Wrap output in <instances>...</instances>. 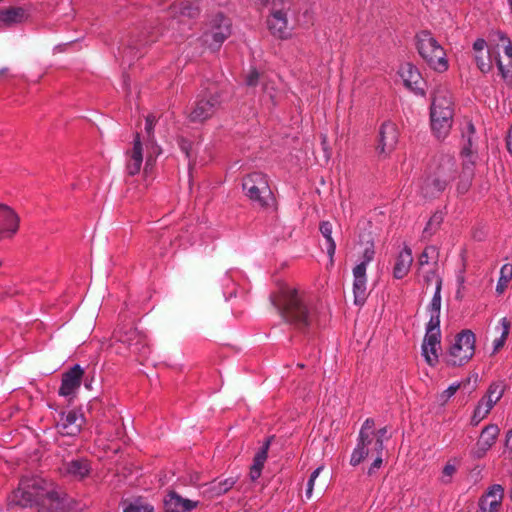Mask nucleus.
<instances>
[{
  "instance_id": "f257e3e1",
  "label": "nucleus",
  "mask_w": 512,
  "mask_h": 512,
  "mask_svg": "<svg viewBox=\"0 0 512 512\" xmlns=\"http://www.w3.org/2000/svg\"><path fill=\"white\" fill-rule=\"evenodd\" d=\"M38 506V512H68L70 504L66 494L56 485L39 476H25L8 497L9 506Z\"/></svg>"
},
{
  "instance_id": "f03ea898",
  "label": "nucleus",
  "mask_w": 512,
  "mask_h": 512,
  "mask_svg": "<svg viewBox=\"0 0 512 512\" xmlns=\"http://www.w3.org/2000/svg\"><path fill=\"white\" fill-rule=\"evenodd\" d=\"M269 298L287 322L294 323L299 327H306L310 324V310L298 290H274Z\"/></svg>"
},
{
  "instance_id": "7ed1b4c3",
  "label": "nucleus",
  "mask_w": 512,
  "mask_h": 512,
  "mask_svg": "<svg viewBox=\"0 0 512 512\" xmlns=\"http://www.w3.org/2000/svg\"><path fill=\"white\" fill-rule=\"evenodd\" d=\"M161 152V148L155 141L148 140L143 144L140 135L137 133L132 148L126 152V173L134 176L141 171L143 166V174L145 177H149Z\"/></svg>"
},
{
  "instance_id": "20e7f679",
  "label": "nucleus",
  "mask_w": 512,
  "mask_h": 512,
  "mask_svg": "<svg viewBox=\"0 0 512 512\" xmlns=\"http://www.w3.org/2000/svg\"><path fill=\"white\" fill-rule=\"evenodd\" d=\"M454 116L452 96L449 91L438 90L431 104L430 121L433 134L438 139H444L448 136Z\"/></svg>"
},
{
  "instance_id": "39448f33",
  "label": "nucleus",
  "mask_w": 512,
  "mask_h": 512,
  "mask_svg": "<svg viewBox=\"0 0 512 512\" xmlns=\"http://www.w3.org/2000/svg\"><path fill=\"white\" fill-rule=\"evenodd\" d=\"M387 433V427L375 430L374 420L367 418L359 431L357 445L351 454L350 464L357 466L369 456L370 449H367L368 444H373L371 451H383L384 440L388 439Z\"/></svg>"
},
{
  "instance_id": "423d86ee",
  "label": "nucleus",
  "mask_w": 512,
  "mask_h": 512,
  "mask_svg": "<svg viewBox=\"0 0 512 512\" xmlns=\"http://www.w3.org/2000/svg\"><path fill=\"white\" fill-rule=\"evenodd\" d=\"M271 34L279 39H289L297 26L296 9L290 0H275L267 20Z\"/></svg>"
},
{
  "instance_id": "0eeeda50",
  "label": "nucleus",
  "mask_w": 512,
  "mask_h": 512,
  "mask_svg": "<svg viewBox=\"0 0 512 512\" xmlns=\"http://www.w3.org/2000/svg\"><path fill=\"white\" fill-rule=\"evenodd\" d=\"M456 161L451 156H444L439 161L433 175L427 177L422 186L421 193L426 198H431L447 187V185L455 178Z\"/></svg>"
},
{
  "instance_id": "6e6552de",
  "label": "nucleus",
  "mask_w": 512,
  "mask_h": 512,
  "mask_svg": "<svg viewBox=\"0 0 512 512\" xmlns=\"http://www.w3.org/2000/svg\"><path fill=\"white\" fill-rule=\"evenodd\" d=\"M417 48L421 57L433 70L445 72L448 69L446 52L431 33L422 31L417 35Z\"/></svg>"
},
{
  "instance_id": "1a4fd4ad",
  "label": "nucleus",
  "mask_w": 512,
  "mask_h": 512,
  "mask_svg": "<svg viewBox=\"0 0 512 512\" xmlns=\"http://www.w3.org/2000/svg\"><path fill=\"white\" fill-rule=\"evenodd\" d=\"M231 21L222 13L209 18L202 35V41L210 50H218L231 35Z\"/></svg>"
},
{
  "instance_id": "9d476101",
  "label": "nucleus",
  "mask_w": 512,
  "mask_h": 512,
  "mask_svg": "<svg viewBox=\"0 0 512 512\" xmlns=\"http://www.w3.org/2000/svg\"><path fill=\"white\" fill-rule=\"evenodd\" d=\"M243 190L246 196L260 207H267L273 203L272 191L267 177L262 173H252L243 179Z\"/></svg>"
},
{
  "instance_id": "9b49d317",
  "label": "nucleus",
  "mask_w": 512,
  "mask_h": 512,
  "mask_svg": "<svg viewBox=\"0 0 512 512\" xmlns=\"http://www.w3.org/2000/svg\"><path fill=\"white\" fill-rule=\"evenodd\" d=\"M475 353V335L470 330L459 333L450 347L446 360L449 365L461 366L468 362Z\"/></svg>"
},
{
  "instance_id": "f8f14e48",
  "label": "nucleus",
  "mask_w": 512,
  "mask_h": 512,
  "mask_svg": "<svg viewBox=\"0 0 512 512\" xmlns=\"http://www.w3.org/2000/svg\"><path fill=\"white\" fill-rule=\"evenodd\" d=\"M220 93L214 87L200 94L189 113L192 122H204L211 118L221 105Z\"/></svg>"
},
{
  "instance_id": "ddd939ff",
  "label": "nucleus",
  "mask_w": 512,
  "mask_h": 512,
  "mask_svg": "<svg viewBox=\"0 0 512 512\" xmlns=\"http://www.w3.org/2000/svg\"><path fill=\"white\" fill-rule=\"evenodd\" d=\"M475 133L474 125L471 122L466 124V130L463 132V136L467 137V142L469 147H464L462 151V155L464 157L463 160V168L460 175V181L457 185V190L459 193L464 194L468 191L471 181L474 175L473 165L476 159V156L471 151L472 146V138L471 136Z\"/></svg>"
},
{
  "instance_id": "4468645a",
  "label": "nucleus",
  "mask_w": 512,
  "mask_h": 512,
  "mask_svg": "<svg viewBox=\"0 0 512 512\" xmlns=\"http://www.w3.org/2000/svg\"><path fill=\"white\" fill-rule=\"evenodd\" d=\"M58 472L69 481L82 482L90 476L92 466L87 458L79 457L62 461L58 466Z\"/></svg>"
},
{
  "instance_id": "2eb2a0df",
  "label": "nucleus",
  "mask_w": 512,
  "mask_h": 512,
  "mask_svg": "<svg viewBox=\"0 0 512 512\" xmlns=\"http://www.w3.org/2000/svg\"><path fill=\"white\" fill-rule=\"evenodd\" d=\"M399 131L395 123L384 122L379 131V140L376 147L379 156L386 158L396 148L398 143Z\"/></svg>"
},
{
  "instance_id": "dca6fc26",
  "label": "nucleus",
  "mask_w": 512,
  "mask_h": 512,
  "mask_svg": "<svg viewBox=\"0 0 512 512\" xmlns=\"http://www.w3.org/2000/svg\"><path fill=\"white\" fill-rule=\"evenodd\" d=\"M85 422L84 416L78 410H68L60 414L56 428L63 436H77Z\"/></svg>"
},
{
  "instance_id": "f3484780",
  "label": "nucleus",
  "mask_w": 512,
  "mask_h": 512,
  "mask_svg": "<svg viewBox=\"0 0 512 512\" xmlns=\"http://www.w3.org/2000/svg\"><path fill=\"white\" fill-rule=\"evenodd\" d=\"M117 341L126 344L134 353L145 355V336L134 327H122L115 333Z\"/></svg>"
},
{
  "instance_id": "a211bd4d",
  "label": "nucleus",
  "mask_w": 512,
  "mask_h": 512,
  "mask_svg": "<svg viewBox=\"0 0 512 512\" xmlns=\"http://www.w3.org/2000/svg\"><path fill=\"white\" fill-rule=\"evenodd\" d=\"M440 340V329L426 327V333L422 343V356L430 366H435L438 363Z\"/></svg>"
},
{
  "instance_id": "6ab92c4d",
  "label": "nucleus",
  "mask_w": 512,
  "mask_h": 512,
  "mask_svg": "<svg viewBox=\"0 0 512 512\" xmlns=\"http://www.w3.org/2000/svg\"><path fill=\"white\" fill-rule=\"evenodd\" d=\"M83 374L84 370L78 364H75L65 372L62 375L59 395L63 397H70L74 395L81 385Z\"/></svg>"
},
{
  "instance_id": "aec40b11",
  "label": "nucleus",
  "mask_w": 512,
  "mask_h": 512,
  "mask_svg": "<svg viewBox=\"0 0 512 512\" xmlns=\"http://www.w3.org/2000/svg\"><path fill=\"white\" fill-rule=\"evenodd\" d=\"M399 75L405 86L417 94L424 95V81L418 69L411 63H404L399 68Z\"/></svg>"
},
{
  "instance_id": "412c9836",
  "label": "nucleus",
  "mask_w": 512,
  "mask_h": 512,
  "mask_svg": "<svg viewBox=\"0 0 512 512\" xmlns=\"http://www.w3.org/2000/svg\"><path fill=\"white\" fill-rule=\"evenodd\" d=\"M499 432L500 430L497 425L491 424L486 426L482 430L476 446L472 451L473 456L477 459L484 457L486 452L495 444Z\"/></svg>"
},
{
  "instance_id": "4be33fe9",
  "label": "nucleus",
  "mask_w": 512,
  "mask_h": 512,
  "mask_svg": "<svg viewBox=\"0 0 512 512\" xmlns=\"http://www.w3.org/2000/svg\"><path fill=\"white\" fill-rule=\"evenodd\" d=\"M198 501L183 498L175 491H170L164 498V506L167 512H190L197 508Z\"/></svg>"
},
{
  "instance_id": "5701e85b",
  "label": "nucleus",
  "mask_w": 512,
  "mask_h": 512,
  "mask_svg": "<svg viewBox=\"0 0 512 512\" xmlns=\"http://www.w3.org/2000/svg\"><path fill=\"white\" fill-rule=\"evenodd\" d=\"M474 60L479 70L487 73L492 68L493 52L487 47L484 39H477L473 44Z\"/></svg>"
},
{
  "instance_id": "b1692460",
  "label": "nucleus",
  "mask_w": 512,
  "mask_h": 512,
  "mask_svg": "<svg viewBox=\"0 0 512 512\" xmlns=\"http://www.w3.org/2000/svg\"><path fill=\"white\" fill-rule=\"evenodd\" d=\"M19 217L8 206L0 204V235L12 237L18 230Z\"/></svg>"
},
{
  "instance_id": "393cba45",
  "label": "nucleus",
  "mask_w": 512,
  "mask_h": 512,
  "mask_svg": "<svg viewBox=\"0 0 512 512\" xmlns=\"http://www.w3.org/2000/svg\"><path fill=\"white\" fill-rule=\"evenodd\" d=\"M504 496V488L500 484L492 485L480 499L479 506L482 512H497Z\"/></svg>"
},
{
  "instance_id": "a878e982",
  "label": "nucleus",
  "mask_w": 512,
  "mask_h": 512,
  "mask_svg": "<svg viewBox=\"0 0 512 512\" xmlns=\"http://www.w3.org/2000/svg\"><path fill=\"white\" fill-rule=\"evenodd\" d=\"M198 7L192 0H175L170 6V15L182 22L184 18H193L198 14Z\"/></svg>"
},
{
  "instance_id": "bb28decb",
  "label": "nucleus",
  "mask_w": 512,
  "mask_h": 512,
  "mask_svg": "<svg viewBox=\"0 0 512 512\" xmlns=\"http://www.w3.org/2000/svg\"><path fill=\"white\" fill-rule=\"evenodd\" d=\"M413 262L411 249L405 246L398 254L394 266H393V277L396 279H402L405 277Z\"/></svg>"
},
{
  "instance_id": "cd10ccee",
  "label": "nucleus",
  "mask_w": 512,
  "mask_h": 512,
  "mask_svg": "<svg viewBox=\"0 0 512 512\" xmlns=\"http://www.w3.org/2000/svg\"><path fill=\"white\" fill-rule=\"evenodd\" d=\"M439 250L436 246H427L418 259V272L430 271V268L439 266Z\"/></svg>"
},
{
  "instance_id": "c85d7f7f",
  "label": "nucleus",
  "mask_w": 512,
  "mask_h": 512,
  "mask_svg": "<svg viewBox=\"0 0 512 512\" xmlns=\"http://www.w3.org/2000/svg\"><path fill=\"white\" fill-rule=\"evenodd\" d=\"M26 18L25 10L21 7H10L0 10V27H10L19 24Z\"/></svg>"
},
{
  "instance_id": "c756f323",
  "label": "nucleus",
  "mask_w": 512,
  "mask_h": 512,
  "mask_svg": "<svg viewBox=\"0 0 512 512\" xmlns=\"http://www.w3.org/2000/svg\"><path fill=\"white\" fill-rule=\"evenodd\" d=\"M499 40L503 43L504 53L507 57V63L503 64L498 56H495V60L498 65V69L504 78H507L512 73V43L509 38L503 33H498Z\"/></svg>"
},
{
  "instance_id": "7c9ffc66",
  "label": "nucleus",
  "mask_w": 512,
  "mask_h": 512,
  "mask_svg": "<svg viewBox=\"0 0 512 512\" xmlns=\"http://www.w3.org/2000/svg\"><path fill=\"white\" fill-rule=\"evenodd\" d=\"M441 290H436L432 300L428 306V311L430 313V319L426 325L429 328H437L440 329V311H441Z\"/></svg>"
},
{
  "instance_id": "2f4dec72",
  "label": "nucleus",
  "mask_w": 512,
  "mask_h": 512,
  "mask_svg": "<svg viewBox=\"0 0 512 512\" xmlns=\"http://www.w3.org/2000/svg\"><path fill=\"white\" fill-rule=\"evenodd\" d=\"M420 283L427 288H441L442 281L439 274V266L430 268V271L418 272Z\"/></svg>"
},
{
  "instance_id": "473e14b6",
  "label": "nucleus",
  "mask_w": 512,
  "mask_h": 512,
  "mask_svg": "<svg viewBox=\"0 0 512 512\" xmlns=\"http://www.w3.org/2000/svg\"><path fill=\"white\" fill-rule=\"evenodd\" d=\"M494 401L485 394L474 410L473 419L477 421L483 420L494 407Z\"/></svg>"
},
{
  "instance_id": "72a5a7b5",
  "label": "nucleus",
  "mask_w": 512,
  "mask_h": 512,
  "mask_svg": "<svg viewBox=\"0 0 512 512\" xmlns=\"http://www.w3.org/2000/svg\"><path fill=\"white\" fill-rule=\"evenodd\" d=\"M320 232L326 240V250L328 255L332 258L335 254L336 243L332 238V224L329 221H323L320 224Z\"/></svg>"
},
{
  "instance_id": "f704fd0d",
  "label": "nucleus",
  "mask_w": 512,
  "mask_h": 512,
  "mask_svg": "<svg viewBox=\"0 0 512 512\" xmlns=\"http://www.w3.org/2000/svg\"><path fill=\"white\" fill-rule=\"evenodd\" d=\"M495 330L500 333V337L496 338L493 341L494 351L499 350L501 347H503L505 340L509 334L510 330V322L506 317H503L500 321L498 326H496Z\"/></svg>"
},
{
  "instance_id": "c9c22d12",
  "label": "nucleus",
  "mask_w": 512,
  "mask_h": 512,
  "mask_svg": "<svg viewBox=\"0 0 512 512\" xmlns=\"http://www.w3.org/2000/svg\"><path fill=\"white\" fill-rule=\"evenodd\" d=\"M505 389L506 385L503 381H495L490 384L486 394L496 404L502 398Z\"/></svg>"
},
{
  "instance_id": "e433bc0d",
  "label": "nucleus",
  "mask_w": 512,
  "mask_h": 512,
  "mask_svg": "<svg viewBox=\"0 0 512 512\" xmlns=\"http://www.w3.org/2000/svg\"><path fill=\"white\" fill-rule=\"evenodd\" d=\"M235 483L236 479L233 477L227 478L217 483L214 482L212 483L211 491L213 492L214 495L219 496L228 492L234 486Z\"/></svg>"
},
{
  "instance_id": "4c0bfd02",
  "label": "nucleus",
  "mask_w": 512,
  "mask_h": 512,
  "mask_svg": "<svg viewBox=\"0 0 512 512\" xmlns=\"http://www.w3.org/2000/svg\"><path fill=\"white\" fill-rule=\"evenodd\" d=\"M124 512H154V508L141 499H136L126 505Z\"/></svg>"
},
{
  "instance_id": "58836bf2",
  "label": "nucleus",
  "mask_w": 512,
  "mask_h": 512,
  "mask_svg": "<svg viewBox=\"0 0 512 512\" xmlns=\"http://www.w3.org/2000/svg\"><path fill=\"white\" fill-rule=\"evenodd\" d=\"M512 280V264H504L500 270V277L496 288H507Z\"/></svg>"
},
{
  "instance_id": "ea45409f",
  "label": "nucleus",
  "mask_w": 512,
  "mask_h": 512,
  "mask_svg": "<svg viewBox=\"0 0 512 512\" xmlns=\"http://www.w3.org/2000/svg\"><path fill=\"white\" fill-rule=\"evenodd\" d=\"M353 288H363L366 285V268L357 264L353 269Z\"/></svg>"
},
{
  "instance_id": "a19ab883",
  "label": "nucleus",
  "mask_w": 512,
  "mask_h": 512,
  "mask_svg": "<svg viewBox=\"0 0 512 512\" xmlns=\"http://www.w3.org/2000/svg\"><path fill=\"white\" fill-rule=\"evenodd\" d=\"M462 386V383H453L451 384L446 390H444L443 392H441L438 396H437V401L441 404V405H444L446 404L449 399L455 395V393L457 392V390Z\"/></svg>"
},
{
  "instance_id": "79ce46f5",
  "label": "nucleus",
  "mask_w": 512,
  "mask_h": 512,
  "mask_svg": "<svg viewBox=\"0 0 512 512\" xmlns=\"http://www.w3.org/2000/svg\"><path fill=\"white\" fill-rule=\"evenodd\" d=\"M457 471V466L455 463L447 462V464L443 467L440 481L443 484H449L452 481L453 476Z\"/></svg>"
},
{
  "instance_id": "37998d69",
  "label": "nucleus",
  "mask_w": 512,
  "mask_h": 512,
  "mask_svg": "<svg viewBox=\"0 0 512 512\" xmlns=\"http://www.w3.org/2000/svg\"><path fill=\"white\" fill-rule=\"evenodd\" d=\"M263 93L264 98H268V100L274 105L277 99L276 88L273 82L268 81L263 84Z\"/></svg>"
},
{
  "instance_id": "c03bdc74",
  "label": "nucleus",
  "mask_w": 512,
  "mask_h": 512,
  "mask_svg": "<svg viewBox=\"0 0 512 512\" xmlns=\"http://www.w3.org/2000/svg\"><path fill=\"white\" fill-rule=\"evenodd\" d=\"M382 455H383V451H371L370 450L369 456L374 457V461L368 469L369 475L374 474L375 471L381 467V465L383 463Z\"/></svg>"
},
{
  "instance_id": "a18cd8bd",
  "label": "nucleus",
  "mask_w": 512,
  "mask_h": 512,
  "mask_svg": "<svg viewBox=\"0 0 512 512\" xmlns=\"http://www.w3.org/2000/svg\"><path fill=\"white\" fill-rule=\"evenodd\" d=\"M443 221V216L441 213H435L427 223V226L424 229V233L432 234Z\"/></svg>"
},
{
  "instance_id": "49530a36",
  "label": "nucleus",
  "mask_w": 512,
  "mask_h": 512,
  "mask_svg": "<svg viewBox=\"0 0 512 512\" xmlns=\"http://www.w3.org/2000/svg\"><path fill=\"white\" fill-rule=\"evenodd\" d=\"M374 255V246L373 244H370L364 249L362 256L360 258V262L358 264L363 265L365 268H367V265L374 259Z\"/></svg>"
},
{
  "instance_id": "de8ad7c7",
  "label": "nucleus",
  "mask_w": 512,
  "mask_h": 512,
  "mask_svg": "<svg viewBox=\"0 0 512 512\" xmlns=\"http://www.w3.org/2000/svg\"><path fill=\"white\" fill-rule=\"evenodd\" d=\"M271 444V438H268L262 447L257 451V453L254 456V459L261 462H266L268 457V450Z\"/></svg>"
},
{
  "instance_id": "09e8293b",
  "label": "nucleus",
  "mask_w": 512,
  "mask_h": 512,
  "mask_svg": "<svg viewBox=\"0 0 512 512\" xmlns=\"http://www.w3.org/2000/svg\"><path fill=\"white\" fill-rule=\"evenodd\" d=\"M264 464H265L264 462L257 461L255 459H253V464L250 468V473H249L250 479L252 481L257 480L261 476Z\"/></svg>"
},
{
  "instance_id": "8fccbe9b",
  "label": "nucleus",
  "mask_w": 512,
  "mask_h": 512,
  "mask_svg": "<svg viewBox=\"0 0 512 512\" xmlns=\"http://www.w3.org/2000/svg\"><path fill=\"white\" fill-rule=\"evenodd\" d=\"M352 297L354 303L358 306H361L365 303L368 297V290H352Z\"/></svg>"
},
{
  "instance_id": "3c124183",
  "label": "nucleus",
  "mask_w": 512,
  "mask_h": 512,
  "mask_svg": "<svg viewBox=\"0 0 512 512\" xmlns=\"http://www.w3.org/2000/svg\"><path fill=\"white\" fill-rule=\"evenodd\" d=\"M155 122H156V118L154 115H148L146 117V124H145V131L149 137V140H152L151 139V136H152V132H153V128H154V125H155Z\"/></svg>"
},
{
  "instance_id": "603ef678",
  "label": "nucleus",
  "mask_w": 512,
  "mask_h": 512,
  "mask_svg": "<svg viewBox=\"0 0 512 512\" xmlns=\"http://www.w3.org/2000/svg\"><path fill=\"white\" fill-rule=\"evenodd\" d=\"M259 73L256 71V70H252L251 72H249L246 76V84L248 86H254L258 79H259Z\"/></svg>"
},
{
  "instance_id": "864d4df0",
  "label": "nucleus",
  "mask_w": 512,
  "mask_h": 512,
  "mask_svg": "<svg viewBox=\"0 0 512 512\" xmlns=\"http://www.w3.org/2000/svg\"><path fill=\"white\" fill-rule=\"evenodd\" d=\"M314 485H315V480H312V479L309 478V480L307 482V489H306V492H305V495H306L307 499H310L312 497Z\"/></svg>"
},
{
  "instance_id": "5fc2aeb1",
  "label": "nucleus",
  "mask_w": 512,
  "mask_h": 512,
  "mask_svg": "<svg viewBox=\"0 0 512 512\" xmlns=\"http://www.w3.org/2000/svg\"><path fill=\"white\" fill-rule=\"evenodd\" d=\"M505 446L509 452H512V429L506 434Z\"/></svg>"
},
{
  "instance_id": "6e6d98bb",
  "label": "nucleus",
  "mask_w": 512,
  "mask_h": 512,
  "mask_svg": "<svg viewBox=\"0 0 512 512\" xmlns=\"http://www.w3.org/2000/svg\"><path fill=\"white\" fill-rule=\"evenodd\" d=\"M323 470V466H319L318 468H316L310 475V479L312 480H315L319 477L321 471Z\"/></svg>"
},
{
  "instance_id": "4d7b16f0",
  "label": "nucleus",
  "mask_w": 512,
  "mask_h": 512,
  "mask_svg": "<svg viewBox=\"0 0 512 512\" xmlns=\"http://www.w3.org/2000/svg\"><path fill=\"white\" fill-rule=\"evenodd\" d=\"M234 295H235V294H234V292H233V291H231V292H230V294H229V296H227L226 294H224V298H225L226 300H228V299H230L231 297H233Z\"/></svg>"
},
{
  "instance_id": "13d9d810",
  "label": "nucleus",
  "mask_w": 512,
  "mask_h": 512,
  "mask_svg": "<svg viewBox=\"0 0 512 512\" xmlns=\"http://www.w3.org/2000/svg\"><path fill=\"white\" fill-rule=\"evenodd\" d=\"M7 71H8V69H7V68H2V69H0V77H1L2 75L6 74V73H7Z\"/></svg>"
},
{
  "instance_id": "bf43d9fd",
  "label": "nucleus",
  "mask_w": 512,
  "mask_h": 512,
  "mask_svg": "<svg viewBox=\"0 0 512 512\" xmlns=\"http://www.w3.org/2000/svg\"><path fill=\"white\" fill-rule=\"evenodd\" d=\"M322 143H323V144H325V143H326V136H323Z\"/></svg>"
},
{
  "instance_id": "052dcab7",
  "label": "nucleus",
  "mask_w": 512,
  "mask_h": 512,
  "mask_svg": "<svg viewBox=\"0 0 512 512\" xmlns=\"http://www.w3.org/2000/svg\"><path fill=\"white\" fill-rule=\"evenodd\" d=\"M373 447V444H368L367 449H371Z\"/></svg>"
}]
</instances>
